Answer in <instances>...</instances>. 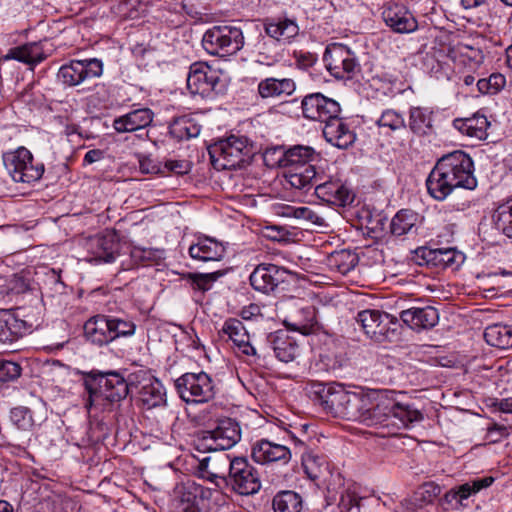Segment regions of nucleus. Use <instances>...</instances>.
<instances>
[{"mask_svg":"<svg viewBox=\"0 0 512 512\" xmlns=\"http://www.w3.org/2000/svg\"><path fill=\"white\" fill-rule=\"evenodd\" d=\"M199 473L217 488H229L239 495H253L261 489L257 469L244 457H206L199 463Z\"/></svg>","mask_w":512,"mask_h":512,"instance_id":"nucleus-1","label":"nucleus"},{"mask_svg":"<svg viewBox=\"0 0 512 512\" xmlns=\"http://www.w3.org/2000/svg\"><path fill=\"white\" fill-rule=\"evenodd\" d=\"M476 186L473 160L461 150L438 159L426 179L427 191L437 201L445 200L457 188L473 190Z\"/></svg>","mask_w":512,"mask_h":512,"instance_id":"nucleus-2","label":"nucleus"},{"mask_svg":"<svg viewBox=\"0 0 512 512\" xmlns=\"http://www.w3.org/2000/svg\"><path fill=\"white\" fill-rule=\"evenodd\" d=\"M88 398L85 408L100 411H112L129 393V386L124 377L114 371H91L84 380Z\"/></svg>","mask_w":512,"mask_h":512,"instance_id":"nucleus-3","label":"nucleus"},{"mask_svg":"<svg viewBox=\"0 0 512 512\" xmlns=\"http://www.w3.org/2000/svg\"><path fill=\"white\" fill-rule=\"evenodd\" d=\"M269 156H277L275 164L278 166L291 167L286 178L295 189L307 192L320 177L315 167L310 164L318 157L312 147L297 145L288 150L274 148L266 151L265 158Z\"/></svg>","mask_w":512,"mask_h":512,"instance_id":"nucleus-4","label":"nucleus"},{"mask_svg":"<svg viewBox=\"0 0 512 512\" xmlns=\"http://www.w3.org/2000/svg\"><path fill=\"white\" fill-rule=\"evenodd\" d=\"M212 165L220 170L235 169L247 162L253 153L247 137L231 135L208 148Z\"/></svg>","mask_w":512,"mask_h":512,"instance_id":"nucleus-5","label":"nucleus"},{"mask_svg":"<svg viewBox=\"0 0 512 512\" xmlns=\"http://www.w3.org/2000/svg\"><path fill=\"white\" fill-rule=\"evenodd\" d=\"M243 45L242 30L230 25L214 26L208 29L202 38L203 48L209 54L219 57L236 54Z\"/></svg>","mask_w":512,"mask_h":512,"instance_id":"nucleus-6","label":"nucleus"},{"mask_svg":"<svg viewBox=\"0 0 512 512\" xmlns=\"http://www.w3.org/2000/svg\"><path fill=\"white\" fill-rule=\"evenodd\" d=\"M357 323L364 333L378 343L392 342L398 339V320L379 310H363L357 314Z\"/></svg>","mask_w":512,"mask_h":512,"instance_id":"nucleus-7","label":"nucleus"},{"mask_svg":"<svg viewBox=\"0 0 512 512\" xmlns=\"http://www.w3.org/2000/svg\"><path fill=\"white\" fill-rule=\"evenodd\" d=\"M382 405L374 393L349 392L342 418L367 426L378 425L383 418Z\"/></svg>","mask_w":512,"mask_h":512,"instance_id":"nucleus-8","label":"nucleus"},{"mask_svg":"<svg viewBox=\"0 0 512 512\" xmlns=\"http://www.w3.org/2000/svg\"><path fill=\"white\" fill-rule=\"evenodd\" d=\"M323 62L327 71L338 80H350L360 72L356 54L346 45L331 43L327 45Z\"/></svg>","mask_w":512,"mask_h":512,"instance_id":"nucleus-9","label":"nucleus"},{"mask_svg":"<svg viewBox=\"0 0 512 512\" xmlns=\"http://www.w3.org/2000/svg\"><path fill=\"white\" fill-rule=\"evenodd\" d=\"M175 388L186 403H206L215 396V385L210 375L185 373L175 380Z\"/></svg>","mask_w":512,"mask_h":512,"instance_id":"nucleus-10","label":"nucleus"},{"mask_svg":"<svg viewBox=\"0 0 512 512\" xmlns=\"http://www.w3.org/2000/svg\"><path fill=\"white\" fill-rule=\"evenodd\" d=\"M33 156L25 147L3 156L4 165L15 182L32 183L39 180L44 173L43 164L34 166Z\"/></svg>","mask_w":512,"mask_h":512,"instance_id":"nucleus-11","label":"nucleus"},{"mask_svg":"<svg viewBox=\"0 0 512 512\" xmlns=\"http://www.w3.org/2000/svg\"><path fill=\"white\" fill-rule=\"evenodd\" d=\"M187 88L192 94L210 97L212 93H220L223 84L216 70L206 63L196 62L190 66Z\"/></svg>","mask_w":512,"mask_h":512,"instance_id":"nucleus-12","label":"nucleus"},{"mask_svg":"<svg viewBox=\"0 0 512 512\" xmlns=\"http://www.w3.org/2000/svg\"><path fill=\"white\" fill-rule=\"evenodd\" d=\"M103 64L100 60L85 59L72 60L70 63L60 67L57 78L66 86H77L86 80L101 76Z\"/></svg>","mask_w":512,"mask_h":512,"instance_id":"nucleus-13","label":"nucleus"},{"mask_svg":"<svg viewBox=\"0 0 512 512\" xmlns=\"http://www.w3.org/2000/svg\"><path fill=\"white\" fill-rule=\"evenodd\" d=\"M290 276V272L283 267L271 263H261L252 271L249 281L254 290L269 294L279 285L287 283Z\"/></svg>","mask_w":512,"mask_h":512,"instance_id":"nucleus-14","label":"nucleus"},{"mask_svg":"<svg viewBox=\"0 0 512 512\" xmlns=\"http://www.w3.org/2000/svg\"><path fill=\"white\" fill-rule=\"evenodd\" d=\"M349 392L342 384L317 383L313 385L315 400L326 413L334 417L342 418Z\"/></svg>","mask_w":512,"mask_h":512,"instance_id":"nucleus-15","label":"nucleus"},{"mask_svg":"<svg viewBox=\"0 0 512 512\" xmlns=\"http://www.w3.org/2000/svg\"><path fill=\"white\" fill-rule=\"evenodd\" d=\"M305 118L320 121L326 124L341 112L340 105L332 98L321 93H313L305 96L301 103Z\"/></svg>","mask_w":512,"mask_h":512,"instance_id":"nucleus-16","label":"nucleus"},{"mask_svg":"<svg viewBox=\"0 0 512 512\" xmlns=\"http://www.w3.org/2000/svg\"><path fill=\"white\" fill-rule=\"evenodd\" d=\"M205 440H210V449L227 450L236 445L241 439L239 423L232 418H221L216 426L205 432Z\"/></svg>","mask_w":512,"mask_h":512,"instance_id":"nucleus-17","label":"nucleus"},{"mask_svg":"<svg viewBox=\"0 0 512 512\" xmlns=\"http://www.w3.org/2000/svg\"><path fill=\"white\" fill-rule=\"evenodd\" d=\"M383 418L378 425L388 426L390 423L407 428L415 422L423 420L422 413L410 404L392 401H380Z\"/></svg>","mask_w":512,"mask_h":512,"instance_id":"nucleus-18","label":"nucleus"},{"mask_svg":"<svg viewBox=\"0 0 512 512\" xmlns=\"http://www.w3.org/2000/svg\"><path fill=\"white\" fill-rule=\"evenodd\" d=\"M382 18L385 24L395 33H412L418 28V22L412 12L400 3L388 2L385 4Z\"/></svg>","mask_w":512,"mask_h":512,"instance_id":"nucleus-19","label":"nucleus"},{"mask_svg":"<svg viewBox=\"0 0 512 512\" xmlns=\"http://www.w3.org/2000/svg\"><path fill=\"white\" fill-rule=\"evenodd\" d=\"M251 457L254 462L262 465L280 463L287 465L292 458L291 450L282 444L260 439L251 446Z\"/></svg>","mask_w":512,"mask_h":512,"instance_id":"nucleus-20","label":"nucleus"},{"mask_svg":"<svg viewBox=\"0 0 512 512\" xmlns=\"http://www.w3.org/2000/svg\"><path fill=\"white\" fill-rule=\"evenodd\" d=\"M119 241L115 234L95 235L85 242V249L91 255L90 262H114L119 255Z\"/></svg>","mask_w":512,"mask_h":512,"instance_id":"nucleus-21","label":"nucleus"},{"mask_svg":"<svg viewBox=\"0 0 512 512\" xmlns=\"http://www.w3.org/2000/svg\"><path fill=\"white\" fill-rule=\"evenodd\" d=\"M321 178L320 176L313 185L315 194L320 200L339 207H345L353 203L354 193L340 180H328L318 183Z\"/></svg>","mask_w":512,"mask_h":512,"instance_id":"nucleus-22","label":"nucleus"},{"mask_svg":"<svg viewBox=\"0 0 512 512\" xmlns=\"http://www.w3.org/2000/svg\"><path fill=\"white\" fill-rule=\"evenodd\" d=\"M153 119L154 112L150 108L141 107L116 117L112 126L117 133H132L147 128Z\"/></svg>","mask_w":512,"mask_h":512,"instance_id":"nucleus-23","label":"nucleus"},{"mask_svg":"<svg viewBox=\"0 0 512 512\" xmlns=\"http://www.w3.org/2000/svg\"><path fill=\"white\" fill-rule=\"evenodd\" d=\"M400 319L415 331L428 330L439 322V314L432 306L411 307L400 313Z\"/></svg>","mask_w":512,"mask_h":512,"instance_id":"nucleus-24","label":"nucleus"},{"mask_svg":"<svg viewBox=\"0 0 512 512\" xmlns=\"http://www.w3.org/2000/svg\"><path fill=\"white\" fill-rule=\"evenodd\" d=\"M427 265L438 268H456L464 260V255L455 248H420L416 251Z\"/></svg>","mask_w":512,"mask_h":512,"instance_id":"nucleus-25","label":"nucleus"},{"mask_svg":"<svg viewBox=\"0 0 512 512\" xmlns=\"http://www.w3.org/2000/svg\"><path fill=\"white\" fill-rule=\"evenodd\" d=\"M323 136L327 142L339 149H347L356 140L354 131L339 116L324 125Z\"/></svg>","mask_w":512,"mask_h":512,"instance_id":"nucleus-26","label":"nucleus"},{"mask_svg":"<svg viewBox=\"0 0 512 512\" xmlns=\"http://www.w3.org/2000/svg\"><path fill=\"white\" fill-rule=\"evenodd\" d=\"M109 323V315L98 314L89 318L83 327L86 340L99 347L113 342Z\"/></svg>","mask_w":512,"mask_h":512,"instance_id":"nucleus-27","label":"nucleus"},{"mask_svg":"<svg viewBox=\"0 0 512 512\" xmlns=\"http://www.w3.org/2000/svg\"><path fill=\"white\" fill-rule=\"evenodd\" d=\"M43 41L29 42L23 45L10 48L7 54L0 57V64L3 61L16 60L25 64H38L44 61L47 55L44 52Z\"/></svg>","mask_w":512,"mask_h":512,"instance_id":"nucleus-28","label":"nucleus"},{"mask_svg":"<svg viewBox=\"0 0 512 512\" xmlns=\"http://www.w3.org/2000/svg\"><path fill=\"white\" fill-rule=\"evenodd\" d=\"M222 332L228 335L240 354L256 356V348L250 343V336L243 323L235 318L227 319L222 327Z\"/></svg>","mask_w":512,"mask_h":512,"instance_id":"nucleus-29","label":"nucleus"},{"mask_svg":"<svg viewBox=\"0 0 512 512\" xmlns=\"http://www.w3.org/2000/svg\"><path fill=\"white\" fill-rule=\"evenodd\" d=\"M422 222L423 217L419 213L411 209H401L391 220L390 232L397 237L416 235Z\"/></svg>","mask_w":512,"mask_h":512,"instance_id":"nucleus-30","label":"nucleus"},{"mask_svg":"<svg viewBox=\"0 0 512 512\" xmlns=\"http://www.w3.org/2000/svg\"><path fill=\"white\" fill-rule=\"evenodd\" d=\"M29 330L26 321L15 313L4 311L0 314V342L12 344L23 337Z\"/></svg>","mask_w":512,"mask_h":512,"instance_id":"nucleus-31","label":"nucleus"},{"mask_svg":"<svg viewBox=\"0 0 512 512\" xmlns=\"http://www.w3.org/2000/svg\"><path fill=\"white\" fill-rule=\"evenodd\" d=\"M296 84L291 78L268 77L258 83V95L262 99H276L290 96L294 93Z\"/></svg>","mask_w":512,"mask_h":512,"instance_id":"nucleus-32","label":"nucleus"},{"mask_svg":"<svg viewBox=\"0 0 512 512\" xmlns=\"http://www.w3.org/2000/svg\"><path fill=\"white\" fill-rule=\"evenodd\" d=\"M267 342L273 349L275 356L282 362L288 363L296 359L299 347L296 341L284 331H276L267 336Z\"/></svg>","mask_w":512,"mask_h":512,"instance_id":"nucleus-33","label":"nucleus"},{"mask_svg":"<svg viewBox=\"0 0 512 512\" xmlns=\"http://www.w3.org/2000/svg\"><path fill=\"white\" fill-rule=\"evenodd\" d=\"M138 398L144 408L152 409L166 403V392L158 379L149 377L141 383Z\"/></svg>","mask_w":512,"mask_h":512,"instance_id":"nucleus-34","label":"nucleus"},{"mask_svg":"<svg viewBox=\"0 0 512 512\" xmlns=\"http://www.w3.org/2000/svg\"><path fill=\"white\" fill-rule=\"evenodd\" d=\"M225 254V247L210 237L198 238L197 242L189 247V255L200 261H218Z\"/></svg>","mask_w":512,"mask_h":512,"instance_id":"nucleus-35","label":"nucleus"},{"mask_svg":"<svg viewBox=\"0 0 512 512\" xmlns=\"http://www.w3.org/2000/svg\"><path fill=\"white\" fill-rule=\"evenodd\" d=\"M454 127L462 134L477 140H484L487 138V129L490 122L484 115L478 113L470 118L456 119L453 122Z\"/></svg>","mask_w":512,"mask_h":512,"instance_id":"nucleus-36","label":"nucleus"},{"mask_svg":"<svg viewBox=\"0 0 512 512\" xmlns=\"http://www.w3.org/2000/svg\"><path fill=\"white\" fill-rule=\"evenodd\" d=\"M265 32L268 36L277 41L289 42L298 35L299 27L295 21L290 19H267L265 22Z\"/></svg>","mask_w":512,"mask_h":512,"instance_id":"nucleus-37","label":"nucleus"},{"mask_svg":"<svg viewBox=\"0 0 512 512\" xmlns=\"http://www.w3.org/2000/svg\"><path fill=\"white\" fill-rule=\"evenodd\" d=\"M200 131V124L189 115L177 117L169 125L170 135L179 141L195 138Z\"/></svg>","mask_w":512,"mask_h":512,"instance_id":"nucleus-38","label":"nucleus"},{"mask_svg":"<svg viewBox=\"0 0 512 512\" xmlns=\"http://www.w3.org/2000/svg\"><path fill=\"white\" fill-rule=\"evenodd\" d=\"M315 322L313 307L301 308L297 315H292L284 320V324L289 330L300 332L303 335L312 332Z\"/></svg>","mask_w":512,"mask_h":512,"instance_id":"nucleus-39","label":"nucleus"},{"mask_svg":"<svg viewBox=\"0 0 512 512\" xmlns=\"http://www.w3.org/2000/svg\"><path fill=\"white\" fill-rule=\"evenodd\" d=\"M485 341L501 349L512 348V327L501 324L488 326L484 331Z\"/></svg>","mask_w":512,"mask_h":512,"instance_id":"nucleus-40","label":"nucleus"},{"mask_svg":"<svg viewBox=\"0 0 512 512\" xmlns=\"http://www.w3.org/2000/svg\"><path fill=\"white\" fill-rule=\"evenodd\" d=\"M0 284V293L7 296H14L26 293L32 290V282L29 272L13 274L8 278L2 279Z\"/></svg>","mask_w":512,"mask_h":512,"instance_id":"nucleus-41","label":"nucleus"},{"mask_svg":"<svg viewBox=\"0 0 512 512\" xmlns=\"http://www.w3.org/2000/svg\"><path fill=\"white\" fill-rule=\"evenodd\" d=\"M285 215L288 217H294V218L302 221V223L306 226H311L314 228L328 227L325 217L322 216L318 211H316L310 207L288 206L286 208Z\"/></svg>","mask_w":512,"mask_h":512,"instance_id":"nucleus-42","label":"nucleus"},{"mask_svg":"<svg viewBox=\"0 0 512 512\" xmlns=\"http://www.w3.org/2000/svg\"><path fill=\"white\" fill-rule=\"evenodd\" d=\"M302 466L306 475L313 481L322 477L328 470L326 457L312 450L302 454Z\"/></svg>","mask_w":512,"mask_h":512,"instance_id":"nucleus-43","label":"nucleus"},{"mask_svg":"<svg viewBox=\"0 0 512 512\" xmlns=\"http://www.w3.org/2000/svg\"><path fill=\"white\" fill-rule=\"evenodd\" d=\"M409 128L419 136L432 132L431 112L421 107H412L409 112Z\"/></svg>","mask_w":512,"mask_h":512,"instance_id":"nucleus-44","label":"nucleus"},{"mask_svg":"<svg viewBox=\"0 0 512 512\" xmlns=\"http://www.w3.org/2000/svg\"><path fill=\"white\" fill-rule=\"evenodd\" d=\"M272 504L275 512H301L302 498L294 491H281L274 496Z\"/></svg>","mask_w":512,"mask_h":512,"instance_id":"nucleus-45","label":"nucleus"},{"mask_svg":"<svg viewBox=\"0 0 512 512\" xmlns=\"http://www.w3.org/2000/svg\"><path fill=\"white\" fill-rule=\"evenodd\" d=\"M329 265L335 268L339 273L345 275L355 268L358 263V257L355 253L342 249L330 254Z\"/></svg>","mask_w":512,"mask_h":512,"instance_id":"nucleus-46","label":"nucleus"},{"mask_svg":"<svg viewBox=\"0 0 512 512\" xmlns=\"http://www.w3.org/2000/svg\"><path fill=\"white\" fill-rule=\"evenodd\" d=\"M109 326L112 340L131 337L136 332V324L128 317H118L109 315Z\"/></svg>","mask_w":512,"mask_h":512,"instance_id":"nucleus-47","label":"nucleus"},{"mask_svg":"<svg viewBox=\"0 0 512 512\" xmlns=\"http://www.w3.org/2000/svg\"><path fill=\"white\" fill-rule=\"evenodd\" d=\"M495 225L507 237L512 238V199L501 204L494 214Z\"/></svg>","mask_w":512,"mask_h":512,"instance_id":"nucleus-48","label":"nucleus"},{"mask_svg":"<svg viewBox=\"0 0 512 512\" xmlns=\"http://www.w3.org/2000/svg\"><path fill=\"white\" fill-rule=\"evenodd\" d=\"M379 128L397 131L406 127L404 116L395 109H386L376 121Z\"/></svg>","mask_w":512,"mask_h":512,"instance_id":"nucleus-49","label":"nucleus"},{"mask_svg":"<svg viewBox=\"0 0 512 512\" xmlns=\"http://www.w3.org/2000/svg\"><path fill=\"white\" fill-rule=\"evenodd\" d=\"M11 422L20 430L28 431L34 425L32 412L24 406L14 407L10 411Z\"/></svg>","mask_w":512,"mask_h":512,"instance_id":"nucleus-50","label":"nucleus"},{"mask_svg":"<svg viewBox=\"0 0 512 512\" xmlns=\"http://www.w3.org/2000/svg\"><path fill=\"white\" fill-rule=\"evenodd\" d=\"M21 375L18 363L0 359V383L16 380Z\"/></svg>","mask_w":512,"mask_h":512,"instance_id":"nucleus-51","label":"nucleus"},{"mask_svg":"<svg viewBox=\"0 0 512 512\" xmlns=\"http://www.w3.org/2000/svg\"><path fill=\"white\" fill-rule=\"evenodd\" d=\"M504 82V77L501 74H492L488 79H479L477 88L482 94L496 93Z\"/></svg>","mask_w":512,"mask_h":512,"instance_id":"nucleus-52","label":"nucleus"},{"mask_svg":"<svg viewBox=\"0 0 512 512\" xmlns=\"http://www.w3.org/2000/svg\"><path fill=\"white\" fill-rule=\"evenodd\" d=\"M192 286L202 292H206L211 289L213 283L217 280L218 275L216 273L208 274H190Z\"/></svg>","mask_w":512,"mask_h":512,"instance_id":"nucleus-53","label":"nucleus"},{"mask_svg":"<svg viewBox=\"0 0 512 512\" xmlns=\"http://www.w3.org/2000/svg\"><path fill=\"white\" fill-rule=\"evenodd\" d=\"M196 496L189 490H181L180 493V509L184 512H197L195 506Z\"/></svg>","mask_w":512,"mask_h":512,"instance_id":"nucleus-54","label":"nucleus"},{"mask_svg":"<svg viewBox=\"0 0 512 512\" xmlns=\"http://www.w3.org/2000/svg\"><path fill=\"white\" fill-rule=\"evenodd\" d=\"M441 505L444 509H458L462 504L458 499V493L455 488L447 491L441 499Z\"/></svg>","mask_w":512,"mask_h":512,"instance_id":"nucleus-55","label":"nucleus"},{"mask_svg":"<svg viewBox=\"0 0 512 512\" xmlns=\"http://www.w3.org/2000/svg\"><path fill=\"white\" fill-rule=\"evenodd\" d=\"M139 170L143 174H157L160 172V167L153 159L144 156L139 159Z\"/></svg>","mask_w":512,"mask_h":512,"instance_id":"nucleus-56","label":"nucleus"},{"mask_svg":"<svg viewBox=\"0 0 512 512\" xmlns=\"http://www.w3.org/2000/svg\"><path fill=\"white\" fill-rule=\"evenodd\" d=\"M423 498L431 502L435 497H438L441 493V487L433 482L425 483L422 486Z\"/></svg>","mask_w":512,"mask_h":512,"instance_id":"nucleus-57","label":"nucleus"},{"mask_svg":"<svg viewBox=\"0 0 512 512\" xmlns=\"http://www.w3.org/2000/svg\"><path fill=\"white\" fill-rule=\"evenodd\" d=\"M165 167L177 174H184L189 171V164L186 161L168 160L165 163Z\"/></svg>","mask_w":512,"mask_h":512,"instance_id":"nucleus-58","label":"nucleus"},{"mask_svg":"<svg viewBox=\"0 0 512 512\" xmlns=\"http://www.w3.org/2000/svg\"><path fill=\"white\" fill-rule=\"evenodd\" d=\"M295 58L297 61V64L300 68L307 69L309 67H312L314 63L316 62V56L312 53H295Z\"/></svg>","mask_w":512,"mask_h":512,"instance_id":"nucleus-59","label":"nucleus"},{"mask_svg":"<svg viewBox=\"0 0 512 512\" xmlns=\"http://www.w3.org/2000/svg\"><path fill=\"white\" fill-rule=\"evenodd\" d=\"M46 281L50 284H53L56 287V290L58 288L64 289L65 285L61 280L60 271H56L55 269H48L45 273Z\"/></svg>","mask_w":512,"mask_h":512,"instance_id":"nucleus-60","label":"nucleus"},{"mask_svg":"<svg viewBox=\"0 0 512 512\" xmlns=\"http://www.w3.org/2000/svg\"><path fill=\"white\" fill-rule=\"evenodd\" d=\"M240 315L244 320H251L261 315V308L257 304H250L242 308Z\"/></svg>","mask_w":512,"mask_h":512,"instance_id":"nucleus-61","label":"nucleus"},{"mask_svg":"<svg viewBox=\"0 0 512 512\" xmlns=\"http://www.w3.org/2000/svg\"><path fill=\"white\" fill-rule=\"evenodd\" d=\"M455 489L458 493V499L461 503L476 493L471 483H464L458 487H455Z\"/></svg>","mask_w":512,"mask_h":512,"instance_id":"nucleus-62","label":"nucleus"},{"mask_svg":"<svg viewBox=\"0 0 512 512\" xmlns=\"http://www.w3.org/2000/svg\"><path fill=\"white\" fill-rule=\"evenodd\" d=\"M104 157V151L100 149H92L89 150L85 156H84V163L85 164H92L97 161H100Z\"/></svg>","mask_w":512,"mask_h":512,"instance_id":"nucleus-63","label":"nucleus"},{"mask_svg":"<svg viewBox=\"0 0 512 512\" xmlns=\"http://www.w3.org/2000/svg\"><path fill=\"white\" fill-rule=\"evenodd\" d=\"M493 406L503 413H512V397L503 398L493 403Z\"/></svg>","mask_w":512,"mask_h":512,"instance_id":"nucleus-64","label":"nucleus"}]
</instances>
